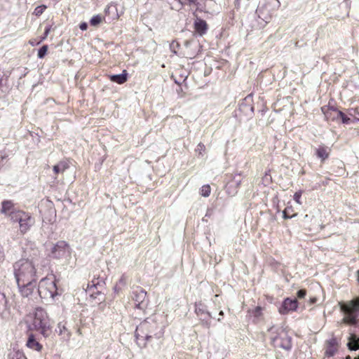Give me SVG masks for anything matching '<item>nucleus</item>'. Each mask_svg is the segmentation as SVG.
<instances>
[{
    "mask_svg": "<svg viewBox=\"0 0 359 359\" xmlns=\"http://www.w3.org/2000/svg\"><path fill=\"white\" fill-rule=\"evenodd\" d=\"M128 73L126 70H123L121 74H114L109 76L110 80L118 84H123L127 81Z\"/></svg>",
    "mask_w": 359,
    "mask_h": 359,
    "instance_id": "16",
    "label": "nucleus"
},
{
    "mask_svg": "<svg viewBox=\"0 0 359 359\" xmlns=\"http://www.w3.org/2000/svg\"><path fill=\"white\" fill-rule=\"evenodd\" d=\"M273 345L277 348L290 350L292 348L291 338L287 332L283 328L276 330V334L271 337Z\"/></svg>",
    "mask_w": 359,
    "mask_h": 359,
    "instance_id": "7",
    "label": "nucleus"
},
{
    "mask_svg": "<svg viewBox=\"0 0 359 359\" xmlns=\"http://www.w3.org/2000/svg\"><path fill=\"white\" fill-rule=\"evenodd\" d=\"M306 294V292L305 290H300L297 292V297L299 299L304 298Z\"/></svg>",
    "mask_w": 359,
    "mask_h": 359,
    "instance_id": "33",
    "label": "nucleus"
},
{
    "mask_svg": "<svg viewBox=\"0 0 359 359\" xmlns=\"http://www.w3.org/2000/svg\"><path fill=\"white\" fill-rule=\"evenodd\" d=\"M355 359H359V358H355Z\"/></svg>",
    "mask_w": 359,
    "mask_h": 359,
    "instance_id": "45",
    "label": "nucleus"
},
{
    "mask_svg": "<svg viewBox=\"0 0 359 359\" xmlns=\"http://www.w3.org/2000/svg\"><path fill=\"white\" fill-rule=\"evenodd\" d=\"M302 194V191H297L294 194V200L296 201L297 203H298L299 205H302V201H301Z\"/></svg>",
    "mask_w": 359,
    "mask_h": 359,
    "instance_id": "29",
    "label": "nucleus"
},
{
    "mask_svg": "<svg viewBox=\"0 0 359 359\" xmlns=\"http://www.w3.org/2000/svg\"><path fill=\"white\" fill-rule=\"evenodd\" d=\"M57 289L55 280L53 278H42L37 289L38 296L44 301L49 302L53 300L54 297L57 294Z\"/></svg>",
    "mask_w": 359,
    "mask_h": 359,
    "instance_id": "3",
    "label": "nucleus"
},
{
    "mask_svg": "<svg viewBox=\"0 0 359 359\" xmlns=\"http://www.w3.org/2000/svg\"><path fill=\"white\" fill-rule=\"evenodd\" d=\"M289 209H292V205H287L286 208L283 211V217L284 219L292 218L297 216V214H293L292 215H289Z\"/></svg>",
    "mask_w": 359,
    "mask_h": 359,
    "instance_id": "25",
    "label": "nucleus"
},
{
    "mask_svg": "<svg viewBox=\"0 0 359 359\" xmlns=\"http://www.w3.org/2000/svg\"><path fill=\"white\" fill-rule=\"evenodd\" d=\"M205 150V147L203 143H199L197 145L196 151L198 152L199 155H202L203 152H204Z\"/></svg>",
    "mask_w": 359,
    "mask_h": 359,
    "instance_id": "30",
    "label": "nucleus"
},
{
    "mask_svg": "<svg viewBox=\"0 0 359 359\" xmlns=\"http://www.w3.org/2000/svg\"><path fill=\"white\" fill-rule=\"evenodd\" d=\"M293 212V208H292V209H289V214H290V212Z\"/></svg>",
    "mask_w": 359,
    "mask_h": 359,
    "instance_id": "42",
    "label": "nucleus"
},
{
    "mask_svg": "<svg viewBox=\"0 0 359 359\" xmlns=\"http://www.w3.org/2000/svg\"><path fill=\"white\" fill-rule=\"evenodd\" d=\"M126 283L127 277L123 274L118 280V282L114 285V292L118 293L122 290V288L126 285Z\"/></svg>",
    "mask_w": 359,
    "mask_h": 359,
    "instance_id": "20",
    "label": "nucleus"
},
{
    "mask_svg": "<svg viewBox=\"0 0 359 359\" xmlns=\"http://www.w3.org/2000/svg\"><path fill=\"white\" fill-rule=\"evenodd\" d=\"M333 112L337 114V118H341V121L344 123L348 124L350 123L351 119L347 117L343 112L337 110H333Z\"/></svg>",
    "mask_w": 359,
    "mask_h": 359,
    "instance_id": "22",
    "label": "nucleus"
},
{
    "mask_svg": "<svg viewBox=\"0 0 359 359\" xmlns=\"http://www.w3.org/2000/svg\"><path fill=\"white\" fill-rule=\"evenodd\" d=\"M10 359H27L21 353H13L10 354Z\"/></svg>",
    "mask_w": 359,
    "mask_h": 359,
    "instance_id": "28",
    "label": "nucleus"
},
{
    "mask_svg": "<svg viewBox=\"0 0 359 359\" xmlns=\"http://www.w3.org/2000/svg\"><path fill=\"white\" fill-rule=\"evenodd\" d=\"M7 308V299L4 292H0V311H4Z\"/></svg>",
    "mask_w": 359,
    "mask_h": 359,
    "instance_id": "21",
    "label": "nucleus"
},
{
    "mask_svg": "<svg viewBox=\"0 0 359 359\" xmlns=\"http://www.w3.org/2000/svg\"><path fill=\"white\" fill-rule=\"evenodd\" d=\"M178 1L182 4H194L196 1V0H178Z\"/></svg>",
    "mask_w": 359,
    "mask_h": 359,
    "instance_id": "36",
    "label": "nucleus"
},
{
    "mask_svg": "<svg viewBox=\"0 0 359 359\" xmlns=\"http://www.w3.org/2000/svg\"><path fill=\"white\" fill-rule=\"evenodd\" d=\"M57 332L65 340H69L70 338V332L68 331L66 326L62 323H58Z\"/></svg>",
    "mask_w": 359,
    "mask_h": 359,
    "instance_id": "17",
    "label": "nucleus"
},
{
    "mask_svg": "<svg viewBox=\"0 0 359 359\" xmlns=\"http://www.w3.org/2000/svg\"><path fill=\"white\" fill-rule=\"evenodd\" d=\"M72 249L65 241H57L51 248L50 256L56 259H68L71 257Z\"/></svg>",
    "mask_w": 359,
    "mask_h": 359,
    "instance_id": "6",
    "label": "nucleus"
},
{
    "mask_svg": "<svg viewBox=\"0 0 359 359\" xmlns=\"http://www.w3.org/2000/svg\"><path fill=\"white\" fill-rule=\"evenodd\" d=\"M195 312L197 314V316L200 318V319L202 320L203 324L209 327L211 314L206 310L205 305H203L201 302L196 304Z\"/></svg>",
    "mask_w": 359,
    "mask_h": 359,
    "instance_id": "10",
    "label": "nucleus"
},
{
    "mask_svg": "<svg viewBox=\"0 0 359 359\" xmlns=\"http://www.w3.org/2000/svg\"><path fill=\"white\" fill-rule=\"evenodd\" d=\"M10 218L13 222L19 223L20 231L24 234L27 233L34 224V219L24 211H11Z\"/></svg>",
    "mask_w": 359,
    "mask_h": 359,
    "instance_id": "4",
    "label": "nucleus"
},
{
    "mask_svg": "<svg viewBox=\"0 0 359 359\" xmlns=\"http://www.w3.org/2000/svg\"><path fill=\"white\" fill-rule=\"evenodd\" d=\"M297 306V301L295 299H292L290 298H286L283 301L281 307L279 309V312L280 313L285 315L288 313L290 311H296Z\"/></svg>",
    "mask_w": 359,
    "mask_h": 359,
    "instance_id": "11",
    "label": "nucleus"
},
{
    "mask_svg": "<svg viewBox=\"0 0 359 359\" xmlns=\"http://www.w3.org/2000/svg\"><path fill=\"white\" fill-rule=\"evenodd\" d=\"M131 299L135 308L144 309L147 305V292L142 288L137 287L133 289L131 294Z\"/></svg>",
    "mask_w": 359,
    "mask_h": 359,
    "instance_id": "9",
    "label": "nucleus"
},
{
    "mask_svg": "<svg viewBox=\"0 0 359 359\" xmlns=\"http://www.w3.org/2000/svg\"><path fill=\"white\" fill-rule=\"evenodd\" d=\"M79 27L81 30H86L88 28V24L86 22H82L80 24Z\"/></svg>",
    "mask_w": 359,
    "mask_h": 359,
    "instance_id": "38",
    "label": "nucleus"
},
{
    "mask_svg": "<svg viewBox=\"0 0 359 359\" xmlns=\"http://www.w3.org/2000/svg\"><path fill=\"white\" fill-rule=\"evenodd\" d=\"M211 192V188L209 184L202 186L200 190V194L203 197H208Z\"/></svg>",
    "mask_w": 359,
    "mask_h": 359,
    "instance_id": "23",
    "label": "nucleus"
},
{
    "mask_svg": "<svg viewBox=\"0 0 359 359\" xmlns=\"http://www.w3.org/2000/svg\"><path fill=\"white\" fill-rule=\"evenodd\" d=\"M194 27L196 32L202 36L206 32L208 25L205 20L197 18L194 22Z\"/></svg>",
    "mask_w": 359,
    "mask_h": 359,
    "instance_id": "13",
    "label": "nucleus"
},
{
    "mask_svg": "<svg viewBox=\"0 0 359 359\" xmlns=\"http://www.w3.org/2000/svg\"><path fill=\"white\" fill-rule=\"evenodd\" d=\"M36 281H27L18 285L20 292L23 297L29 298L34 302L38 299V292L36 290Z\"/></svg>",
    "mask_w": 359,
    "mask_h": 359,
    "instance_id": "8",
    "label": "nucleus"
},
{
    "mask_svg": "<svg viewBox=\"0 0 359 359\" xmlns=\"http://www.w3.org/2000/svg\"><path fill=\"white\" fill-rule=\"evenodd\" d=\"M102 20V17L101 15H94L90 20V25L96 27L97 26Z\"/></svg>",
    "mask_w": 359,
    "mask_h": 359,
    "instance_id": "24",
    "label": "nucleus"
},
{
    "mask_svg": "<svg viewBox=\"0 0 359 359\" xmlns=\"http://www.w3.org/2000/svg\"><path fill=\"white\" fill-rule=\"evenodd\" d=\"M304 217H305V219H307V217H308V215H306L304 216Z\"/></svg>",
    "mask_w": 359,
    "mask_h": 359,
    "instance_id": "43",
    "label": "nucleus"
},
{
    "mask_svg": "<svg viewBox=\"0 0 359 359\" xmlns=\"http://www.w3.org/2000/svg\"><path fill=\"white\" fill-rule=\"evenodd\" d=\"M356 274H357V279L359 282V271H357Z\"/></svg>",
    "mask_w": 359,
    "mask_h": 359,
    "instance_id": "40",
    "label": "nucleus"
},
{
    "mask_svg": "<svg viewBox=\"0 0 359 359\" xmlns=\"http://www.w3.org/2000/svg\"><path fill=\"white\" fill-rule=\"evenodd\" d=\"M273 327L271 328L269 331H270V332H272V331H273Z\"/></svg>",
    "mask_w": 359,
    "mask_h": 359,
    "instance_id": "44",
    "label": "nucleus"
},
{
    "mask_svg": "<svg viewBox=\"0 0 359 359\" xmlns=\"http://www.w3.org/2000/svg\"><path fill=\"white\" fill-rule=\"evenodd\" d=\"M340 308L344 313V320L349 324L356 323V313L359 312V298H356L346 304L340 303Z\"/></svg>",
    "mask_w": 359,
    "mask_h": 359,
    "instance_id": "5",
    "label": "nucleus"
},
{
    "mask_svg": "<svg viewBox=\"0 0 359 359\" xmlns=\"http://www.w3.org/2000/svg\"><path fill=\"white\" fill-rule=\"evenodd\" d=\"M336 352V348H334L333 346H331L326 350V354L329 356H332Z\"/></svg>",
    "mask_w": 359,
    "mask_h": 359,
    "instance_id": "32",
    "label": "nucleus"
},
{
    "mask_svg": "<svg viewBox=\"0 0 359 359\" xmlns=\"http://www.w3.org/2000/svg\"><path fill=\"white\" fill-rule=\"evenodd\" d=\"M11 211H18V210L14 209L13 203L11 201H4L2 202V208L1 212L5 215H7L10 217V213Z\"/></svg>",
    "mask_w": 359,
    "mask_h": 359,
    "instance_id": "18",
    "label": "nucleus"
},
{
    "mask_svg": "<svg viewBox=\"0 0 359 359\" xmlns=\"http://www.w3.org/2000/svg\"><path fill=\"white\" fill-rule=\"evenodd\" d=\"M48 50V46L43 45L41 48H39L38 51V57L39 58H43L46 55Z\"/></svg>",
    "mask_w": 359,
    "mask_h": 359,
    "instance_id": "26",
    "label": "nucleus"
},
{
    "mask_svg": "<svg viewBox=\"0 0 359 359\" xmlns=\"http://www.w3.org/2000/svg\"><path fill=\"white\" fill-rule=\"evenodd\" d=\"M309 301L311 304H315L317 302V298L316 297H311Z\"/></svg>",
    "mask_w": 359,
    "mask_h": 359,
    "instance_id": "39",
    "label": "nucleus"
},
{
    "mask_svg": "<svg viewBox=\"0 0 359 359\" xmlns=\"http://www.w3.org/2000/svg\"><path fill=\"white\" fill-rule=\"evenodd\" d=\"M4 252L2 245L0 244V262L4 259Z\"/></svg>",
    "mask_w": 359,
    "mask_h": 359,
    "instance_id": "35",
    "label": "nucleus"
},
{
    "mask_svg": "<svg viewBox=\"0 0 359 359\" xmlns=\"http://www.w3.org/2000/svg\"><path fill=\"white\" fill-rule=\"evenodd\" d=\"M219 316H222H222H224V313H223V311H221L219 312Z\"/></svg>",
    "mask_w": 359,
    "mask_h": 359,
    "instance_id": "41",
    "label": "nucleus"
},
{
    "mask_svg": "<svg viewBox=\"0 0 359 359\" xmlns=\"http://www.w3.org/2000/svg\"><path fill=\"white\" fill-rule=\"evenodd\" d=\"M316 152L317 156L321 158L322 161L326 159L329 156V149L324 145L320 146L318 149H316Z\"/></svg>",
    "mask_w": 359,
    "mask_h": 359,
    "instance_id": "19",
    "label": "nucleus"
},
{
    "mask_svg": "<svg viewBox=\"0 0 359 359\" xmlns=\"http://www.w3.org/2000/svg\"><path fill=\"white\" fill-rule=\"evenodd\" d=\"M26 344L29 348L37 351H40L42 349V345L36 340L35 337L32 334L29 336Z\"/></svg>",
    "mask_w": 359,
    "mask_h": 359,
    "instance_id": "14",
    "label": "nucleus"
},
{
    "mask_svg": "<svg viewBox=\"0 0 359 359\" xmlns=\"http://www.w3.org/2000/svg\"><path fill=\"white\" fill-rule=\"evenodd\" d=\"M70 162L69 160L65 159L58 162L53 168V172L55 174V178L60 174L64 173L69 168Z\"/></svg>",
    "mask_w": 359,
    "mask_h": 359,
    "instance_id": "12",
    "label": "nucleus"
},
{
    "mask_svg": "<svg viewBox=\"0 0 359 359\" xmlns=\"http://www.w3.org/2000/svg\"><path fill=\"white\" fill-rule=\"evenodd\" d=\"M262 308L260 306H257L255 309V316H259L261 314Z\"/></svg>",
    "mask_w": 359,
    "mask_h": 359,
    "instance_id": "37",
    "label": "nucleus"
},
{
    "mask_svg": "<svg viewBox=\"0 0 359 359\" xmlns=\"http://www.w3.org/2000/svg\"><path fill=\"white\" fill-rule=\"evenodd\" d=\"M50 326V320L46 311L41 307L36 308L30 329L39 331L43 336H48Z\"/></svg>",
    "mask_w": 359,
    "mask_h": 359,
    "instance_id": "2",
    "label": "nucleus"
},
{
    "mask_svg": "<svg viewBox=\"0 0 359 359\" xmlns=\"http://www.w3.org/2000/svg\"><path fill=\"white\" fill-rule=\"evenodd\" d=\"M50 27H47L45 29L43 36H42L41 41L44 40L48 36V34L50 33Z\"/></svg>",
    "mask_w": 359,
    "mask_h": 359,
    "instance_id": "34",
    "label": "nucleus"
},
{
    "mask_svg": "<svg viewBox=\"0 0 359 359\" xmlns=\"http://www.w3.org/2000/svg\"><path fill=\"white\" fill-rule=\"evenodd\" d=\"M46 8V7L44 5L39 6L36 7V8L34 9V13L36 16H39L44 12Z\"/></svg>",
    "mask_w": 359,
    "mask_h": 359,
    "instance_id": "27",
    "label": "nucleus"
},
{
    "mask_svg": "<svg viewBox=\"0 0 359 359\" xmlns=\"http://www.w3.org/2000/svg\"><path fill=\"white\" fill-rule=\"evenodd\" d=\"M348 346H349V348L351 349V350H357L359 348V343L358 341H354V343H351V342H349L348 344Z\"/></svg>",
    "mask_w": 359,
    "mask_h": 359,
    "instance_id": "31",
    "label": "nucleus"
},
{
    "mask_svg": "<svg viewBox=\"0 0 359 359\" xmlns=\"http://www.w3.org/2000/svg\"><path fill=\"white\" fill-rule=\"evenodd\" d=\"M144 325H141L140 327H137L135 331V338L137 341V344L140 347H144L145 346L144 340H149L151 337L149 336L147 334H145L144 336L140 334V330L142 329Z\"/></svg>",
    "mask_w": 359,
    "mask_h": 359,
    "instance_id": "15",
    "label": "nucleus"
},
{
    "mask_svg": "<svg viewBox=\"0 0 359 359\" xmlns=\"http://www.w3.org/2000/svg\"><path fill=\"white\" fill-rule=\"evenodd\" d=\"M13 273L18 285L27 281H36L38 272L35 260L21 259L13 264Z\"/></svg>",
    "mask_w": 359,
    "mask_h": 359,
    "instance_id": "1",
    "label": "nucleus"
}]
</instances>
